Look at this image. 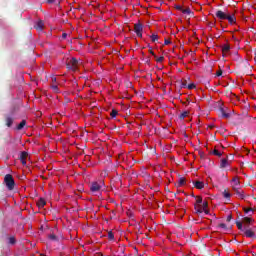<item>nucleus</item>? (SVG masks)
<instances>
[{
	"instance_id": "nucleus-7",
	"label": "nucleus",
	"mask_w": 256,
	"mask_h": 256,
	"mask_svg": "<svg viewBox=\"0 0 256 256\" xmlns=\"http://www.w3.org/2000/svg\"><path fill=\"white\" fill-rule=\"evenodd\" d=\"M34 28L36 29V31H43V29H45V23L42 20H39L36 25H34Z\"/></svg>"
},
{
	"instance_id": "nucleus-37",
	"label": "nucleus",
	"mask_w": 256,
	"mask_h": 256,
	"mask_svg": "<svg viewBox=\"0 0 256 256\" xmlns=\"http://www.w3.org/2000/svg\"><path fill=\"white\" fill-rule=\"evenodd\" d=\"M250 211L253 213L254 209L253 208H244V213H249Z\"/></svg>"
},
{
	"instance_id": "nucleus-43",
	"label": "nucleus",
	"mask_w": 256,
	"mask_h": 256,
	"mask_svg": "<svg viewBox=\"0 0 256 256\" xmlns=\"http://www.w3.org/2000/svg\"><path fill=\"white\" fill-rule=\"evenodd\" d=\"M221 75H223V70H219V71L216 73V76H217V77H221Z\"/></svg>"
},
{
	"instance_id": "nucleus-8",
	"label": "nucleus",
	"mask_w": 256,
	"mask_h": 256,
	"mask_svg": "<svg viewBox=\"0 0 256 256\" xmlns=\"http://www.w3.org/2000/svg\"><path fill=\"white\" fill-rule=\"evenodd\" d=\"M226 19L230 23V25H235V23H237V18H235V14H228Z\"/></svg>"
},
{
	"instance_id": "nucleus-16",
	"label": "nucleus",
	"mask_w": 256,
	"mask_h": 256,
	"mask_svg": "<svg viewBox=\"0 0 256 256\" xmlns=\"http://www.w3.org/2000/svg\"><path fill=\"white\" fill-rule=\"evenodd\" d=\"M222 195H223L224 199H227L228 201L231 199V193L229 191H227V189H225L222 192Z\"/></svg>"
},
{
	"instance_id": "nucleus-20",
	"label": "nucleus",
	"mask_w": 256,
	"mask_h": 256,
	"mask_svg": "<svg viewBox=\"0 0 256 256\" xmlns=\"http://www.w3.org/2000/svg\"><path fill=\"white\" fill-rule=\"evenodd\" d=\"M25 125H27V121L22 120L21 123H19L17 126L18 131H21V129H23V127H25Z\"/></svg>"
},
{
	"instance_id": "nucleus-10",
	"label": "nucleus",
	"mask_w": 256,
	"mask_h": 256,
	"mask_svg": "<svg viewBox=\"0 0 256 256\" xmlns=\"http://www.w3.org/2000/svg\"><path fill=\"white\" fill-rule=\"evenodd\" d=\"M193 185L196 189H203V187H205V183L201 181H195L193 182Z\"/></svg>"
},
{
	"instance_id": "nucleus-24",
	"label": "nucleus",
	"mask_w": 256,
	"mask_h": 256,
	"mask_svg": "<svg viewBox=\"0 0 256 256\" xmlns=\"http://www.w3.org/2000/svg\"><path fill=\"white\" fill-rule=\"evenodd\" d=\"M182 13H184V15H193L191 8L182 9Z\"/></svg>"
},
{
	"instance_id": "nucleus-2",
	"label": "nucleus",
	"mask_w": 256,
	"mask_h": 256,
	"mask_svg": "<svg viewBox=\"0 0 256 256\" xmlns=\"http://www.w3.org/2000/svg\"><path fill=\"white\" fill-rule=\"evenodd\" d=\"M67 69L69 71H77L79 67V60L77 58H71L67 63H66Z\"/></svg>"
},
{
	"instance_id": "nucleus-45",
	"label": "nucleus",
	"mask_w": 256,
	"mask_h": 256,
	"mask_svg": "<svg viewBox=\"0 0 256 256\" xmlns=\"http://www.w3.org/2000/svg\"><path fill=\"white\" fill-rule=\"evenodd\" d=\"M202 211H204L205 215H209V210H207V208H204Z\"/></svg>"
},
{
	"instance_id": "nucleus-34",
	"label": "nucleus",
	"mask_w": 256,
	"mask_h": 256,
	"mask_svg": "<svg viewBox=\"0 0 256 256\" xmlns=\"http://www.w3.org/2000/svg\"><path fill=\"white\" fill-rule=\"evenodd\" d=\"M164 59H165V57H163V56H160L159 58H157V56H156L157 63H163Z\"/></svg>"
},
{
	"instance_id": "nucleus-36",
	"label": "nucleus",
	"mask_w": 256,
	"mask_h": 256,
	"mask_svg": "<svg viewBox=\"0 0 256 256\" xmlns=\"http://www.w3.org/2000/svg\"><path fill=\"white\" fill-rule=\"evenodd\" d=\"M207 207H209V203L207 201L203 202L202 208L207 209Z\"/></svg>"
},
{
	"instance_id": "nucleus-27",
	"label": "nucleus",
	"mask_w": 256,
	"mask_h": 256,
	"mask_svg": "<svg viewBox=\"0 0 256 256\" xmlns=\"http://www.w3.org/2000/svg\"><path fill=\"white\" fill-rule=\"evenodd\" d=\"M185 185V178L181 177L178 180V187H183Z\"/></svg>"
},
{
	"instance_id": "nucleus-49",
	"label": "nucleus",
	"mask_w": 256,
	"mask_h": 256,
	"mask_svg": "<svg viewBox=\"0 0 256 256\" xmlns=\"http://www.w3.org/2000/svg\"><path fill=\"white\" fill-rule=\"evenodd\" d=\"M209 127H210V129H213V127H215V125H210Z\"/></svg>"
},
{
	"instance_id": "nucleus-33",
	"label": "nucleus",
	"mask_w": 256,
	"mask_h": 256,
	"mask_svg": "<svg viewBox=\"0 0 256 256\" xmlns=\"http://www.w3.org/2000/svg\"><path fill=\"white\" fill-rule=\"evenodd\" d=\"M196 203L197 205H200V203H203V198L201 196H196Z\"/></svg>"
},
{
	"instance_id": "nucleus-21",
	"label": "nucleus",
	"mask_w": 256,
	"mask_h": 256,
	"mask_svg": "<svg viewBox=\"0 0 256 256\" xmlns=\"http://www.w3.org/2000/svg\"><path fill=\"white\" fill-rule=\"evenodd\" d=\"M236 227H238L239 231H244L245 226L243 227V223L241 221H236Z\"/></svg>"
},
{
	"instance_id": "nucleus-38",
	"label": "nucleus",
	"mask_w": 256,
	"mask_h": 256,
	"mask_svg": "<svg viewBox=\"0 0 256 256\" xmlns=\"http://www.w3.org/2000/svg\"><path fill=\"white\" fill-rule=\"evenodd\" d=\"M175 9H177V11H183V7L181 5H175Z\"/></svg>"
},
{
	"instance_id": "nucleus-15",
	"label": "nucleus",
	"mask_w": 256,
	"mask_h": 256,
	"mask_svg": "<svg viewBox=\"0 0 256 256\" xmlns=\"http://www.w3.org/2000/svg\"><path fill=\"white\" fill-rule=\"evenodd\" d=\"M5 121H6V125L8 127H11V125H13V117L12 116L7 115Z\"/></svg>"
},
{
	"instance_id": "nucleus-52",
	"label": "nucleus",
	"mask_w": 256,
	"mask_h": 256,
	"mask_svg": "<svg viewBox=\"0 0 256 256\" xmlns=\"http://www.w3.org/2000/svg\"><path fill=\"white\" fill-rule=\"evenodd\" d=\"M191 1H195V0H191Z\"/></svg>"
},
{
	"instance_id": "nucleus-22",
	"label": "nucleus",
	"mask_w": 256,
	"mask_h": 256,
	"mask_svg": "<svg viewBox=\"0 0 256 256\" xmlns=\"http://www.w3.org/2000/svg\"><path fill=\"white\" fill-rule=\"evenodd\" d=\"M150 39H151L152 43H156V41H159V36L157 34H152L150 36Z\"/></svg>"
},
{
	"instance_id": "nucleus-11",
	"label": "nucleus",
	"mask_w": 256,
	"mask_h": 256,
	"mask_svg": "<svg viewBox=\"0 0 256 256\" xmlns=\"http://www.w3.org/2000/svg\"><path fill=\"white\" fill-rule=\"evenodd\" d=\"M220 113L221 117H223L224 119H229V117H231V114L225 112V109H223V107L220 108Z\"/></svg>"
},
{
	"instance_id": "nucleus-48",
	"label": "nucleus",
	"mask_w": 256,
	"mask_h": 256,
	"mask_svg": "<svg viewBox=\"0 0 256 256\" xmlns=\"http://www.w3.org/2000/svg\"><path fill=\"white\" fill-rule=\"evenodd\" d=\"M55 0H46L47 3L51 4L53 3Z\"/></svg>"
},
{
	"instance_id": "nucleus-13",
	"label": "nucleus",
	"mask_w": 256,
	"mask_h": 256,
	"mask_svg": "<svg viewBox=\"0 0 256 256\" xmlns=\"http://www.w3.org/2000/svg\"><path fill=\"white\" fill-rule=\"evenodd\" d=\"M229 51H231V46L229 44H224L222 46V53H223V55H225V53H229Z\"/></svg>"
},
{
	"instance_id": "nucleus-25",
	"label": "nucleus",
	"mask_w": 256,
	"mask_h": 256,
	"mask_svg": "<svg viewBox=\"0 0 256 256\" xmlns=\"http://www.w3.org/2000/svg\"><path fill=\"white\" fill-rule=\"evenodd\" d=\"M27 157H29V153H27L26 151L21 152L20 160L27 159Z\"/></svg>"
},
{
	"instance_id": "nucleus-18",
	"label": "nucleus",
	"mask_w": 256,
	"mask_h": 256,
	"mask_svg": "<svg viewBox=\"0 0 256 256\" xmlns=\"http://www.w3.org/2000/svg\"><path fill=\"white\" fill-rule=\"evenodd\" d=\"M194 209L197 215H201V213H203V208H201V205H195Z\"/></svg>"
},
{
	"instance_id": "nucleus-44",
	"label": "nucleus",
	"mask_w": 256,
	"mask_h": 256,
	"mask_svg": "<svg viewBox=\"0 0 256 256\" xmlns=\"http://www.w3.org/2000/svg\"><path fill=\"white\" fill-rule=\"evenodd\" d=\"M164 45H171V42L169 41V39L164 40Z\"/></svg>"
},
{
	"instance_id": "nucleus-3",
	"label": "nucleus",
	"mask_w": 256,
	"mask_h": 256,
	"mask_svg": "<svg viewBox=\"0 0 256 256\" xmlns=\"http://www.w3.org/2000/svg\"><path fill=\"white\" fill-rule=\"evenodd\" d=\"M104 184L102 181L100 182H92L90 184V191L91 193H101V189H103Z\"/></svg>"
},
{
	"instance_id": "nucleus-28",
	"label": "nucleus",
	"mask_w": 256,
	"mask_h": 256,
	"mask_svg": "<svg viewBox=\"0 0 256 256\" xmlns=\"http://www.w3.org/2000/svg\"><path fill=\"white\" fill-rule=\"evenodd\" d=\"M253 219L249 218V217H244L243 219V223H245L246 225H249V223H252Z\"/></svg>"
},
{
	"instance_id": "nucleus-51",
	"label": "nucleus",
	"mask_w": 256,
	"mask_h": 256,
	"mask_svg": "<svg viewBox=\"0 0 256 256\" xmlns=\"http://www.w3.org/2000/svg\"><path fill=\"white\" fill-rule=\"evenodd\" d=\"M192 197H195V195H194V194H192Z\"/></svg>"
},
{
	"instance_id": "nucleus-30",
	"label": "nucleus",
	"mask_w": 256,
	"mask_h": 256,
	"mask_svg": "<svg viewBox=\"0 0 256 256\" xmlns=\"http://www.w3.org/2000/svg\"><path fill=\"white\" fill-rule=\"evenodd\" d=\"M212 154H214L216 157H221L223 155V153L219 152L217 149H214Z\"/></svg>"
},
{
	"instance_id": "nucleus-5",
	"label": "nucleus",
	"mask_w": 256,
	"mask_h": 256,
	"mask_svg": "<svg viewBox=\"0 0 256 256\" xmlns=\"http://www.w3.org/2000/svg\"><path fill=\"white\" fill-rule=\"evenodd\" d=\"M243 233L248 238L255 237V231H253L251 228H249L248 225H245V229H244Z\"/></svg>"
},
{
	"instance_id": "nucleus-42",
	"label": "nucleus",
	"mask_w": 256,
	"mask_h": 256,
	"mask_svg": "<svg viewBox=\"0 0 256 256\" xmlns=\"http://www.w3.org/2000/svg\"><path fill=\"white\" fill-rule=\"evenodd\" d=\"M149 53L151 54V55H153V57H155V58H157V55H155V52H153V49H149Z\"/></svg>"
},
{
	"instance_id": "nucleus-29",
	"label": "nucleus",
	"mask_w": 256,
	"mask_h": 256,
	"mask_svg": "<svg viewBox=\"0 0 256 256\" xmlns=\"http://www.w3.org/2000/svg\"><path fill=\"white\" fill-rule=\"evenodd\" d=\"M118 113H119V112H118L116 109H113V110L111 111V113H110L112 119H115V117H117Z\"/></svg>"
},
{
	"instance_id": "nucleus-46",
	"label": "nucleus",
	"mask_w": 256,
	"mask_h": 256,
	"mask_svg": "<svg viewBox=\"0 0 256 256\" xmlns=\"http://www.w3.org/2000/svg\"><path fill=\"white\" fill-rule=\"evenodd\" d=\"M20 161H21L22 165H27L26 159H23V160H20Z\"/></svg>"
},
{
	"instance_id": "nucleus-41",
	"label": "nucleus",
	"mask_w": 256,
	"mask_h": 256,
	"mask_svg": "<svg viewBox=\"0 0 256 256\" xmlns=\"http://www.w3.org/2000/svg\"><path fill=\"white\" fill-rule=\"evenodd\" d=\"M195 84H193V83H191V84H189L188 86H187V89H195Z\"/></svg>"
},
{
	"instance_id": "nucleus-14",
	"label": "nucleus",
	"mask_w": 256,
	"mask_h": 256,
	"mask_svg": "<svg viewBox=\"0 0 256 256\" xmlns=\"http://www.w3.org/2000/svg\"><path fill=\"white\" fill-rule=\"evenodd\" d=\"M229 165V161L225 158H223L220 162V169H225Z\"/></svg>"
},
{
	"instance_id": "nucleus-4",
	"label": "nucleus",
	"mask_w": 256,
	"mask_h": 256,
	"mask_svg": "<svg viewBox=\"0 0 256 256\" xmlns=\"http://www.w3.org/2000/svg\"><path fill=\"white\" fill-rule=\"evenodd\" d=\"M134 31L137 37H143V24L137 23L134 25Z\"/></svg>"
},
{
	"instance_id": "nucleus-32",
	"label": "nucleus",
	"mask_w": 256,
	"mask_h": 256,
	"mask_svg": "<svg viewBox=\"0 0 256 256\" xmlns=\"http://www.w3.org/2000/svg\"><path fill=\"white\" fill-rule=\"evenodd\" d=\"M233 183H234V186L233 187H239V184H240V182H239V179L238 178H233Z\"/></svg>"
},
{
	"instance_id": "nucleus-19",
	"label": "nucleus",
	"mask_w": 256,
	"mask_h": 256,
	"mask_svg": "<svg viewBox=\"0 0 256 256\" xmlns=\"http://www.w3.org/2000/svg\"><path fill=\"white\" fill-rule=\"evenodd\" d=\"M218 228L223 229L224 231H230V228L227 227V224H225V223L218 224Z\"/></svg>"
},
{
	"instance_id": "nucleus-40",
	"label": "nucleus",
	"mask_w": 256,
	"mask_h": 256,
	"mask_svg": "<svg viewBox=\"0 0 256 256\" xmlns=\"http://www.w3.org/2000/svg\"><path fill=\"white\" fill-rule=\"evenodd\" d=\"M232 219H233V216L230 214V215L227 216L226 221H227L228 223H231V220H232Z\"/></svg>"
},
{
	"instance_id": "nucleus-50",
	"label": "nucleus",
	"mask_w": 256,
	"mask_h": 256,
	"mask_svg": "<svg viewBox=\"0 0 256 256\" xmlns=\"http://www.w3.org/2000/svg\"><path fill=\"white\" fill-rule=\"evenodd\" d=\"M53 81H57V78H53Z\"/></svg>"
},
{
	"instance_id": "nucleus-6",
	"label": "nucleus",
	"mask_w": 256,
	"mask_h": 256,
	"mask_svg": "<svg viewBox=\"0 0 256 256\" xmlns=\"http://www.w3.org/2000/svg\"><path fill=\"white\" fill-rule=\"evenodd\" d=\"M229 13L227 12H223L222 10H218L216 12V17L217 19H220V21H225V19H227Z\"/></svg>"
},
{
	"instance_id": "nucleus-26",
	"label": "nucleus",
	"mask_w": 256,
	"mask_h": 256,
	"mask_svg": "<svg viewBox=\"0 0 256 256\" xmlns=\"http://www.w3.org/2000/svg\"><path fill=\"white\" fill-rule=\"evenodd\" d=\"M189 116V111H184L180 114L179 119H185V117Z\"/></svg>"
},
{
	"instance_id": "nucleus-47",
	"label": "nucleus",
	"mask_w": 256,
	"mask_h": 256,
	"mask_svg": "<svg viewBox=\"0 0 256 256\" xmlns=\"http://www.w3.org/2000/svg\"><path fill=\"white\" fill-rule=\"evenodd\" d=\"M62 39H67V33L62 34Z\"/></svg>"
},
{
	"instance_id": "nucleus-1",
	"label": "nucleus",
	"mask_w": 256,
	"mask_h": 256,
	"mask_svg": "<svg viewBox=\"0 0 256 256\" xmlns=\"http://www.w3.org/2000/svg\"><path fill=\"white\" fill-rule=\"evenodd\" d=\"M4 183L8 191H13V189H15V179H13V175L6 174L4 177Z\"/></svg>"
},
{
	"instance_id": "nucleus-35",
	"label": "nucleus",
	"mask_w": 256,
	"mask_h": 256,
	"mask_svg": "<svg viewBox=\"0 0 256 256\" xmlns=\"http://www.w3.org/2000/svg\"><path fill=\"white\" fill-rule=\"evenodd\" d=\"M54 93H59V87L57 85L52 86Z\"/></svg>"
},
{
	"instance_id": "nucleus-31",
	"label": "nucleus",
	"mask_w": 256,
	"mask_h": 256,
	"mask_svg": "<svg viewBox=\"0 0 256 256\" xmlns=\"http://www.w3.org/2000/svg\"><path fill=\"white\" fill-rule=\"evenodd\" d=\"M108 239H109L110 241H113V239H115V234H113V231H109V232H108Z\"/></svg>"
},
{
	"instance_id": "nucleus-12",
	"label": "nucleus",
	"mask_w": 256,
	"mask_h": 256,
	"mask_svg": "<svg viewBox=\"0 0 256 256\" xmlns=\"http://www.w3.org/2000/svg\"><path fill=\"white\" fill-rule=\"evenodd\" d=\"M45 205H47V202L43 198H40L37 202V206L39 207V209H43Z\"/></svg>"
},
{
	"instance_id": "nucleus-17",
	"label": "nucleus",
	"mask_w": 256,
	"mask_h": 256,
	"mask_svg": "<svg viewBox=\"0 0 256 256\" xmlns=\"http://www.w3.org/2000/svg\"><path fill=\"white\" fill-rule=\"evenodd\" d=\"M17 239H15V236H11L8 238V245H16Z\"/></svg>"
},
{
	"instance_id": "nucleus-39",
	"label": "nucleus",
	"mask_w": 256,
	"mask_h": 256,
	"mask_svg": "<svg viewBox=\"0 0 256 256\" xmlns=\"http://www.w3.org/2000/svg\"><path fill=\"white\" fill-rule=\"evenodd\" d=\"M187 86H188V85H187V81H184V82H182V84H181V89H186Z\"/></svg>"
},
{
	"instance_id": "nucleus-23",
	"label": "nucleus",
	"mask_w": 256,
	"mask_h": 256,
	"mask_svg": "<svg viewBox=\"0 0 256 256\" xmlns=\"http://www.w3.org/2000/svg\"><path fill=\"white\" fill-rule=\"evenodd\" d=\"M48 239H50V241H59V237L55 234L48 235Z\"/></svg>"
},
{
	"instance_id": "nucleus-9",
	"label": "nucleus",
	"mask_w": 256,
	"mask_h": 256,
	"mask_svg": "<svg viewBox=\"0 0 256 256\" xmlns=\"http://www.w3.org/2000/svg\"><path fill=\"white\" fill-rule=\"evenodd\" d=\"M233 190L235 191L236 195L240 197V199H245V192L238 189V187H233Z\"/></svg>"
}]
</instances>
